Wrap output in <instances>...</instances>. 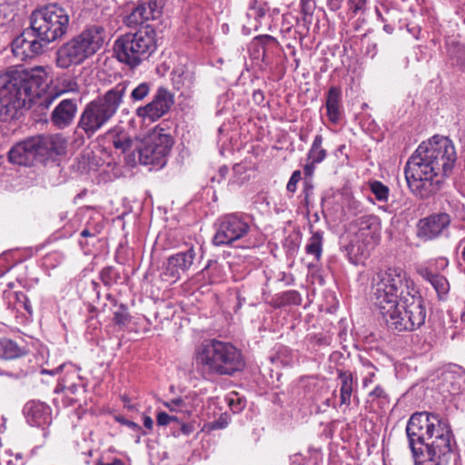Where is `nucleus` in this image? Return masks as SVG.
<instances>
[{"instance_id": "obj_32", "label": "nucleus", "mask_w": 465, "mask_h": 465, "mask_svg": "<svg viewBox=\"0 0 465 465\" xmlns=\"http://www.w3.org/2000/svg\"><path fill=\"white\" fill-rule=\"evenodd\" d=\"M360 361L363 368L361 371V375L363 376L362 386L363 388H366L373 382V379L376 375L378 369L368 359L361 358Z\"/></svg>"}, {"instance_id": "obj_64", "label": "nucleus", "mask_w": 465, "mask_h": 465, "mask_svg": "<svg viewBox=\"0 0 465 465\" xmlns=\"http://www.w3.org/2000/svg\"><path fill=\"white\" fill-rule=\"evenodd\" d=\"M15 459H22V454L21 453H16L15 454Z\"/></svg>"}, {"instance_id": "obj_7", "label": "nucleus", "mask_w": 465, "mask_h": 465, "mask_svg": "<svg viewBox=\"0 0 465 465\" xmlns=\"http://www.w3.org/2000/svg\"><path fill=\"white\" fill-rule=\"evenodd\" d=\"M69 21L67 10L56 3H51L32 12L30 28L35 37L49 44L66 33Z\"/></svg>"}, {"instance_id": "obj_36", "label": "nucleus", "mask_w": 465, "mask_h": 465, "mask_svg": "<svg viewBox=\"0 0 465 465\" xmlns=\"http://www.w3.org/2000/svg\"><path fill=\"white\" fill-rule=\"evenodd\" d=\"M267 10L268 9L265 5H258L256 1H253L250 5L246 15L249 18H252L255 21L260 22V20L266 15Z\"/></svg>"}, {"instance_id": "obj_58", "label": "nucleus", "mask_w": 465, "mask_h": 465, "mask_svg": "<svg viewBox=\"0 0 465 465\" xmlns=\"http://www.w3.org/2000/svg\"><path fill=\"white\" fill-rule=\"evenodd\" d=\"M59 386H61V387H62V389H61V390L67 389V390H68V391H70L72 393H74V391L77 390V387H76V385H74V384H73V385H71V386H69V387H65L64 385H63V386H62L61 384H59Z\"/></svg>"}, {"instance_id": "obj_38", "label": "nucleus", "mask_w": 465, "mask_h": 465, "mask_svg": "<svg viewBox=\"0 0 465 465\" xmlns=\"http://www.w3.org/2000/svg\"><path fill=\"white\" fill-rule=\"evenodd\" d=\"M156 422L159 426L172 425L173 427L174 424H179V420L176 416L162 411L157 414Z\"/></svg>"}, {"instance_id": "obj_37", "label": "nucleus", "mask_w": 465, "mask_h": 465, "mask_svg": "<svg viewBox=\"0 0 465 465\" xmlns=\"http://www.w3.org/2000/svg\"><path fill=\"white\" fill-rule=\"evenodd\" d=\"M173 435L174 437H179L181 434L188 436L193 432L195 430L194 425L192 423H182L179 421V424H174L172 427Z\"/></svg>"}, {"instance_id": "obj_27", "label": "nucleus", "mask_w": 465, "mask_h": 465, "mask_svg": "<svg viewBox=\"0 0 465 465\" xmlns=\"http://www.w3.org/2000/svg\"><path fill=\"white\" fill-rule=\"evenodd\" d=\"M421 275L435 289L439 299L446 300L450 292V283L448 280L443 275L434 273L429 270H425Z\"/></svg>"}, {"instance_id": "obj_39", "label": "nucleus", "mask_w": 465, "mask_h": 465, "mask_svg": "<svg viewBox=\"0 0 465 465\" xmlns=\"http://www.w3.org/2000/svg\"><path fill=\"white\" fill-rule=\"evenodd\" d=\"M149 90V85L146 83H142L132 91L131 97L134 101H141L147 96Z\"/></svg>"}, {"instance_id": "obj_10", "label": "nucleus", "mask_w": 465, "mask_h": 465, "mask_svg": "<svg viewBox=\"0 0 465 465\" xmlns=\"http://www.w3.org/2000/svg\"><path fill=\"white\" fill-rule=\"evenodd\" d=\"M105 37L104 26L89 25L57 50V58H89L102 50Z\"/></svg>"}, {"instance_id": "obj_2", "label": "nucleus", "mask_w": 465, "mask_h": 465, "mask_svg": "<svg viewBox=\"0 0 465 465\" xmlns=\"http://www.w3.org/2000/svg\"><path fill=\"white\" fill-rule=\"evenodd\" d=\"M48 73L43 66L7 72L0 75V102L15 110L29 109L48 87Z\"/></svg>"}, {"instance_id": "obj_49", "label": "nucleus", "mask_w": 465, "mask_h": 465, "mask_svg": "<svg viewBox=\"0 0 465 465\" xmlns=\"http://www.w3.org/2000/svg\"><path fill=\"white\" fill-rule=\"evenodd\" d=\"M117 420L121 424L127 426L128 428H130L131 430H133L134 431H141L142 430V428L137 423H135V422H134L132 420H126L124 417L117 418Z\"/></svg>"}, {"instance_id": "obj_17", "label": "nucleus", "mask_w": 465, "mask_h": 465, "mask_svg": "<svg viewBox=\"0 0 465 465\" xmlns=\"http://www.w3.org/2000/svg\"><path fill=\"white\" fill-rule=\"evenodd\" d=\"M173 104V94L167 89L160 87L151 103L137 108L136 114L143 119L154 122L164 115Z\"/></svg>"}, {"instance_id": "obj_13", "label": "nucleus", "mask_w": 465, "mask_h": 465, "mask_svg": "<svg viewBox=\"0 0 465 465\" xmlns=\"http://www.w3.org/2000/svg\"><path fill=\"white\" fill-rule=\"evenodd\" d=\"M155 32L152 26L145 25L134 34H125L117 38L114 45V58H139L155 49Z\"/></svg>"}, {"instance_id": "obj_11", "label": "nucleus", "mask_w": 465, "mask_h": 465, "mask_svg": "<svg viewBox=\"0 0 465 465\" xmlns=\"http://www.w3.org/2000/svg\"><path fill=\"white\" fill-rule=\"evenodd\" d=\"M105 37L104 26L89 25L57 50V58H89L102 50Z\"/></svg>"}, {"instance_id": "obj_23", "label": "nucleus", "mask_w": 465, "mask_h": 465, "mask_svg": "<svg viewBox=\"0 0 465 465\" xmlns=\"http://www.w3.org/2000/svg\"><path fill=\"white\" fill-rule=\"evenodd\" d=\"M338 380L340 381V407L345 412L351 403L353 391H355L357 381L352 372L349 371L338 370Z\"/></svg>"}, {"instance_id": "obj_26", "label": "nucleus", "mask_w": 465, "mask_h": 465, "mask_svg": "<svg viewBox=\"0 0 465 465\" xmlns=\"http://www.w3.org/2000/svg\"><path fill=\"white\" fill-rule=\"evenodd\" d=\"M326 108L329 120L333 124H337L341 116L340 88L331 86L329 89L326 98Z\"/></svg>"}, {"instance_id": "obj_57", "label": "nucleus", "mask_w": 465, "mask_h": 465, "mask_svg": "<svg viewBox=\"0 0 465 465\" xmlns=\"http://www.w3.org/2000/svg\"><path fill=\"white\" fill-rule=\"evenodd\" d=\"M56 63H57L58 66L64 67V68L68 67L70 65L69 60L59 59V60H56Z\"/></svg>"}, {"instance_id": "obj_48", "label": "nucleus", "mask_w": 465, "mask_h": 465, "mask_svg": "<svg viewBox=\"0 0 465 465\" xmlns=\"http://www.w3.org/2000/svg\"><path fill=\"white\" fill-rule=\"evenodd\" d=\"M164 406H166L170 411H177L180 408L183 407L184 401L181 398H176L168 402H165Z\"/></svg>"}, {"instance_id": "obj_55", "label": "nucleus", "mask_w": 465, "mask_h": 465, "mask_svg": "<svg viewBox=\"0 0 465 465\" xmlns=\"http://www.w3.org/2000/svg\"><path fill=\"white\" fill-rule=\"evenodd\" d=\"M120 62H123V60H119ZM124 62H125V64L131 68H134L136 67L137 65H139L141 60H124Z\"/></svg>"}, {"instance_id": "obj_41", "label": "nucleus", "mask_w": 465, "mask_h": 465, "mask_svg": "<svg viewBox=\"0 0 465 465\" xmlns=\"http://www.w3.org/2000/svg\"><path fill=\"white\" fill-rule=\"evenodd\" d=\"M301 11L303 15V21L311 22L314 11V5L311 0H301Z\"/></svg>"}, {"instance_id": "obj_45", "label": "nucleus", "mask_w": 465, "mask_h": 465, "mask_svg": "<svg viewBox=\"0 0 465 465\" xmlns=\"http://www.w3.org/2000/svg\"><path fill=\"white\" fill-rule=\"evenodd\" d=\"M301 172L299 170L294 171L289 179V182L287 183L286 189L289 193H295L297 189V183L301 180Z\"/></svg>"}, {"instance_id": "obj_29", "label": "nucleus", "mask_w": 465, "mask_h": 465, "mask_svg": "<svg viewBox=\"0 0 465 465\" xmlns=\"http://www.w3.org/2000/svg\"><path fill=\"white\" fill-rule=\"evenodd\" d=\"M107 134L112 140L114 148L121 150L123 153L128 151L132 147V139L124 128L115 126L111 129Z\"/></svg>"}, {"instance_id": "obj_16", "label": "nucleus", "mask_w": 465, "mask_h": 465, "mask_svg": "<svg viewBox=\"0 0 465 465\" xmlns=\"http://www.w3.org/2000/svg\"><path fill=\"white\" fill-rule=\"evenodd\" d=\"M355 225L357 227L355 238L359 243L358 252L362 257H366L380 241V219L373 214L363 215L355 221Z\"/></svg>"}, {"instance_id": "obj_62", "label": "nucleus", "mask_w": 465, "mask_h": 465, "mask_svg": "<svg viewBox=\"0 0 465 465\" xmlns=\"http://www.w3.org/2000/svg\"><path fill=\"white\" fill-rule=\"evenodd\" d=\"M446 379H453L454 374L452 372H446Z\"/></svg>"}, {"instance_id": "obj_15", "label": "nucleus", "mask_w": 465, "mask_h": 465, "mask_svg": "<svg viewBox=\"0 0 465 465\" xmlns=\"http://www.w3.org/2000/svg\"><path fill=\"white\" fill-rule=\"evenodd\" d=\"M216 232L213 238L214 245H230L243 238L250 231L246 219L237 213L226 214L218 220Z\"/></svg>"}, {"instance_id": "obj_14", "label": "nucleus", "mask_w": 465, "mask_h": 465, "mask_svg": "<svg viewBox=\"0 0 465 465\" xmlns=\"http://www.w3.org/2000/svg\"><path fill=\"white\" fill-rule=\"evenodd\" d=\"M434 421L436 414L417 412L411 415L407 423L406 433L415 465H420L421 459L425 457L423 452L427 451V437L434 428Z\"/></svg>"}, {"instance_id": "obj_43", "label": "nucleus", "mask_w": 465, "mask_h": 465, "mask_svg": "<svg viewBox=\"0 0 465 465\" xmlns=\"http://www.w3.org/2000/svg\"><path fill=\"white\" fill-rule=\"evenodd\" d=\"M369 398L371 401L379 400L383 401H388V394L384 388L381 385H377L370 393Z\"/></svg>"}, {"instance_id": "obj_21", "label": "nucleus", "mask_w": 465, "mask_h": 465, "mask_svg": "<svg viewBox=\"0 0 465 465\" xmlns=\"http://www.w3.org/2000/svg\"><path fill=\"white\" fill-rule=\"evenodd\" d=\"M27 422L32 426L42 427L51 423V409L44 402L31 401L24 407Z\"/></svg>"}, {"instance_id": "obj_24", "label": "nucleus", "mask_w": 465, "mask_h": 465, "mask_svg": "<svg viewBox=\"0 0 465 465\" xmlns=\"http://www.w3.org/2000/svg\"><path fill=\"white\" fill-rule=\"evenodd\" d=\"M323 137L317 134L307 153V163L303 171L306 176H312L315 170V165L324 161L327 156L326 150L322 147Z\"/></svg>"}, {"instance_id": "obj_8", "label": "nucleus", "mask_w": 465, "mask_h": 465, "mask_svg": "<svg viewBox=\"0 0 465 465\" xmlns=\"http://www.w3.org/2000/svg\"><path fill=\"white\" fill-rule=\"evenodd\" d=\"M433 430L430 432L427 451L420 465H448L452 456L454 438L448 421L436 414Z\"/></svg>"}, {"instance_id": "obj_63", "label": "nucleus", "mask_w": 465, "mask_h": 465, "mask_svg": "<svg viewBox=\"0 0 465 465\" xmlns=\"http://www.w3.org/2000/svg\"><path fill=\"white\" fill-rule=\"evenodd\" d=\"M460 321L465 322V307H464L463 312L460 314Z\"/></svg>"}, {"instance_id": "obj_61", "label": "nucleus", "mask_w": 465, "mask_h": 465, "mask_svg": "<svg viewBox=\"0 0 465 465\" xmlns=\"http://www.w3.org/2000/svg\"><path fill=\"white\" fill-rule=\"evenodd\" d=\"M463 248L461 251V259L465 262V240L462 241Z\"/></svg>"}, {"instance_id": "obj_6", "label": "nucleus", "mask_w": 465, "mask_h": 465, "mask_svg": "<svg viewBox=\"0 0 465 465\" xmlns=\"http://www.w3.org/2000/svg\"><path fill=\"white\" fill-rule=\"evenodd\" d=\"M65 148L66 141L61 134L32 136L15 143L8 153V160L14 164L31 166L37 160L63 154Z\"/></svg>"}, {"instance_id": "obj_12", "label": "nucleus", "mask_w": 465, "mask_h": 465, "mask_svg": "<svg viewBox=\"0 0 465 465\" xmlns=\"http://www.w3.org/2000/svg\"><path fill=\"white\" fill-rule=\"evenodd\" d=\"M173 143L172 136L163 128H153L136 147L139 163L153 165L156 169L163 168Z\"/></svg>"}, {"instance_id": "obj_54", "label": "nucleus", "mask_w": 465, "mask_h": 465, "mask_svg": "<svg viewBox=\"0 0 465 465\" xmlns=\"http://www.w3.org/2000/svg\"><path fill=\"white\" fill-rule=\"evenodd\" d=\"M253 99L254 101H256L257 103H261L263 101V93L261 91V90H256L253 92Z\"/></svg>"}, {"instance_id": "obj_31", "label": "nucleus", "mask_w": 465, "mask_h": 465, "mask_svg": "<svg viewBox=\"0 0 465 465\" xmlns=\"http://www.w3.org/2000/svg\"><path fill=\"white\" fill-rule=\"evenodd\" d=\"M24 354L23 349L14 341L4 338L0 340V358L12 360Z\"/></svg>"}, {"instance_id": "obj_20", "label": "nucleus", "mask_w": 465, "mask_h": 465, "mask_svg": "<svg viewBox=\"0 0 465 465\" xmlns=\"http://www.w3.org/2000/svg\"><path fill=\"white\" fill-rule=\"evenodd\" d=\"M25 32L13 40L11 47L14 56L33 58L35 55L42 54L48 44L37 37L36 39L28 40L25 38Z\"/></svg>"}, {"instance_id": "obj_35", "label": "nucleus", "mask_w": 465, "mask_h": 465, "mask_svg": "<svg viewBox=\"0 0 465 465\" xmlns=\"http://www.w3.org/2000/svg\"><path fill=\"white\" fill-rule=\"evenodd\" d=\"M114 322L119 326H126L130 321L131 316L128 312L126 305L120 304L116 311L114 312Z\"/></svg>"}, {"instance_id": "obj_60", "label": "nucleus", "mask_w": 465, "mask_h": 465, "mask_svg": "<svg viewBox=\"0 0 465 465\" xmlns=\"http://www.w3.org/2000/svg\"><path fill=\"white\" fill-rule=\"evenodd\" d=\"M383 29H384L387 33H389V34H391V33H392V31H393L392 26H391V25H384V27H383Z\"/></svg>"}, {"instance_id": "obj_42", "label": "nucleus", "mask_w": 465, "mask_h": 465, "mask_svg": "<svg viewBox=\"0 0 465 465\" xmlns=\"http://www.w3.org/2000/svg\"><path fill=\"white\" fill-rule=\"evenodd\" d=\"M301 295L297 291H288L282 293V302L286 304H300Z\"/></svg>"}, {"instance_id": "obj_19", "label": "nucleus", "mask_w": 465, "mask_h": 465, "mask_svg": "<svg viewBox=\"0 0 465 465\" xmlns=\"http://www.w3.org/2000/svg\"><path fill=\"white\" fill-rule=\"evenodd\" d=\"M196 252L192 246L186 251L179 252L171 255L164 265L163 275L166 280L175 282L181 278L182 273H185L193 266Z\"/></svg>"}, {"instance_id": "obj_4", "label": "nucleus", "mask_w": 465, "mask_h": 465, "mask_svg": "<svg viewBox=\"0 0 465 465\" xmlns=\"http://www.w3.org/2000/svg\"><path fill=\"white\" fill-rule=\"evenodd\" d=\"M193 363L203 375H233L243 369L241 351L232 343L213 339L199 345Z\"/></svg>"}, {"instance_id": "obj_44", "label": "nucleus", "mask_w": 465, "mask_h": 465, "mask_svg": "<svg viewBox=\"0 0 465 465\" xmlns=\"http://www.w3.org/2000/svg\"><path fill=\"white\" fill-rule=\"evenodd\" d=\"M139 5H145L147 10L151 12V17H153V14L159 13L163 8V0H146L140 2Z\"/></svg>"}, {"instance_id": "obj_53", "label": "nucleus", "mask_w": 465, "mask_h": 465, "mask_svg": "<svg viewBox=\"0 0 465 465\" xmlns=\"http://www.w3.org/2000/svg\"><path fill=\"white\" fill-rule=\"evenodd\" d=\"M153 421L152 418L149 416H144L143 417V426L147 430H151L153 429Z\"/></svg>"}, {"instance_id": "obj_30", "label": "nucleus", "mask_w": 465, "mask_h": 465, "mask_svg": "<svg viewBox=\"0 0 465 465\" xmlns=\"http://www.w3.org/2000/svg\"><path fill=\"white\" fill-rule=\"evenodd\" d=\"M322 232L320 231L313 232L305 245L306 253L312 256L315 261H320L322 253Z\"/></svg>"}, {"instance_id": "obj_28", "label": "nucleus", "mask_w": 465, "mask_h": 465, "mask_svg": "<svg viewBox=\"0 0 465 465\" xmlns=\"http://www.w3.org/2000/svg\"><path fill=\"white\" fill-rule=\"evenodd\" d=\"M151 18V12L147 10L145 5H139L133 10V12L124 18V23L130 28L141 26Z\"/></svg>"}, {"instance_id": "obj_59", "label": "nucleus", "mask_w": 465, "mask_h": 465, "mask_svg": "<svg viewBox=\"0 0 465 465\" xmlns=\"http://www.w3.org/2000/svg\"><path fill=\"white\" fill-rule=\"evenodd\" d=\"M62 367H63V366H60L59 368H57V369H55V370H53V371H46V370H44L42 372H43V373H49V374H51V375H54V374L57 373V372H58V371H59L60 369H62Z\"/></svg>"}, {"instance_id": "obj_51", "label": "nucleus", "mask_w": 465, "mask_h": 465, "mask_svg": "<svg viewBox=\"0 0 465 465\" xmlns=\"http://www.w3.org/2000/svg\"><path fill=\"white\" fill-rule=\"evenodd\" d=\"M99 233V230L94 226L93 228H84L80 235L82 237L87 238V237H95Z\"/></svg>"}, {"instance_id": "obj_34", "label": "nucleus", "mask_w": 465, "mask_h": 465, "mask_svg": "<svg viewBox=\"0 0 465 465\" xmlns=\"http://www.w3.org/2000/svg\"><path fill=\"white\" fill-rule=\"evenodd\" d=\"M249 52L252 58H265L267 51L261 38L253 39L249 45Z\"/></svg>"}, {"instance_id": "obj_25", "label": "nucleus", "mask_w": 465, "mask_h": 465, "mask_svg": "<svg viewBox=\"0 0 465 465\" xmlns=\"http://www.w3.org/2000/svg\"><path fill=\"white\" fill-rule=\"evenodd\" d=\"M78 91V84L76 81L73 78H62L58 80V84L54 87V89L43 97L42 101H40L41 105H45L48 107L53 101L58 96L65 94V93H75Z\"/></svg>"}, {"instance_id": "obj_56", "label": "nucleus", "mask_w": 465, "mask_h": 465, "mask_svg": "<svg viewBox=\"0 0 465 465\" xmlns=\"http://www.w3.org/2000/svg\"><path fill=\"white\" fill-rule=\"evenodd\" d=\"M97 465H124V461L120 459H114L112 462L110 463H102V462H99Z\"/></svg>"}, {"instance_id": "obj_22", "label": "nucleus", "mask_w": 465, "mask_h": 465, "mask_svg": "<svg viewBox=\"0 0 465 465\" xmlns=\"http://www.w3.org/2000/svg\"><path fill=\"white\" fill-rule=\"evenodd\" d=\"M77 104L73 99L61 101L51 114L52 123L62 129L70 125L75 116Z\"/></svg>"}, {"instance_id": "obj_5", "label": "nucleus", "mask_w": 465, "mask_h": 465, "mask_svg": "<svg viewBox=\"0 0 465 465\" xmlns=\"http://www.w3.org/2000/svg\"><path fill=\"white\" fill-rule=\"evenodd\" d=\"M125 91V85L117 84L103 96L88 103L81 114L77 127L88 137L94 135L116 114Z\"/></svg>"}, {"instance_id": "obj_52", "label": "nucleus", "mask_w": 465, "mask_h": 465, "mask_svg": "<svg viewBox=\"0 0 465 465\" xmlns=\"http://www.w3.org/2000/svg\"><path fill=\"white\" fill-rule=\"evenodd\" d=\"M21 298H23V303H24L25 310H26L28 312H31L32 310H31V306L29 304V301H28L27 297L23 293H21L20 295H17V299L19 302H22Z\"/></svg>"}, {"instance_id": "obj_50", "label": "nucleus", "mask_w": 465, "mask_h": 465, "mask_svg": "<svg viewBox=\"0 0 465 465\" xmlns=\"http://www.w3.org/2000/svg\"><path fill=\"white\" fill-rule=\"evenodd\" d=\"M343 0H327V6L332 12H337L342 6Z\"/></svg>"}, {"instance_id": "obj_40", "label": "nucleus", "mask_w": 465, "mask_h": 465, "mask_svg": "<svg viewBox=\"0 0 465 465\" xmlns=\"http://www.w3.org/2000/svg\"><path fill=\"white\" fill-rule=\"evenodd\" d=\"M227 401L232 412H239L244 407V401L238 396L237 393H231L227 398Z\"/></svg>"}, {"instance_id": "obj_1", "label": "nucleus", "mask_w": 465, "mask_h": 465, "mask_svg": "<svg viewBox=\"0 0 465 465\" xmlns=\"http://www.w3.org/2000/svg\"><path fill=\"white\" fill-rule=\"evenodd\" d=\"M456 160L454 144L448 137L434 135L428 142H423L404 168L409 189L421 199L437 193L442 177L450 173Z\"/></svg>"}, {"instance_id": "obj_33", "label": "nucleus", "mask_w": 465, "mask_h": 465, "mask_svg": "<svg viewBox=\"0 0 465 465\" xmlns=\"http://www.w3.org/2000/svg\"><path fill=\"white\" fill-rule=\"evenodd\" d=\"M371 193L376 200L381 203H387L390 194V189L380 181H372L369 183Z\"/></svg>"}, {"instance_id": "obj_47", "label": "nucleus", "mask_w": 465, "mask_h": 465, "mask_svg": "<svg viewBox=\"0 0 465 465\" xmlns=\"http://www.w3.org/2000/svg\"><path fill=\"white\" fill-rule=\"evenodd\" d=\"M114 272V270L112 267H107L102 270L100 273L101 280L106 285H110L113 282V276L112 273Z\"/></svg>"}, {"instance_id": "obj_18", "label": "nucleus", "mask_w": 465, "mask_h": 465, "mask_svg": "<svg viewBox=\"0 0 465 465\" xmlns=\"http://www.w3.org/2000/svg\"><path fill=\"white\" fill-rule=\"evenodd\" d=\"M450 223L446 213H434L422 218L417 224V236L423 241H431L440 237Z\"/></svg>"}, {"instance_id": "obj_46", "label": "nucleus", "mask_w": 465, "mask_h": 465, "mask_svg": "<svg viewBox=\"0 0 465 465\" xmlns=\"http://www.w3.org/2000/svg\"><path fill=\"white\" fill-rule=\"evenodd\" d=\"M365 4H366L365 0H349L348 1L349 8L353 14H357L359 11L363 10Z\"/></svg>"}, {"instance_id": "obj_3", "label": "nucleus", "mask_w": 465, "mask_h": 465, "mask_svg": "<svg viewBox=\"0 0 465 465\" xmlns=\"http://www.w3.org/2000/svg\"><path fill=\"white\" fill-rule=\"evenodd\" d=\"M388 276L386 282L389 284V291L397 292L401 307L405 310L407 320L402 322L392 318L397 331H412L419 329L425 323L427 312L424 301L415 286L408 272L400 267H390L386 269Z\"/></svg>"}, {"instance_id": "obj_9", "label": "nucleus", "mask_w": 465, "mask_h": 465, "mask_svg": "<svg viewBox=\"0 0 465 465\" xmlns=\"http://www.w3.org/2000/svg\"><path fill=\"white\" fill-rule=\"evenodd\" d=\"M386 276H388L387 270H381L373 276L371 282L372 298L388 327L396 331V325L391 319L397 317L399 321L404 322L407 318L405 317V310L402 312L400 309L401 302L397 292L389 291V284H391V282H386L388 280Z\"/></svg>"}]
</instances>
